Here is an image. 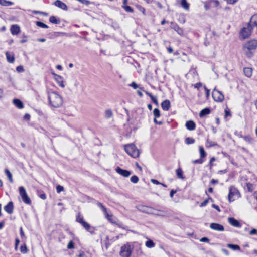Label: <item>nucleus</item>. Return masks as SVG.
I'll use <instances>...</instances> for the list:
<instances>
[{"mask_svg": "<svg viewBox=\"0 0 257 257\" xmlns=\"http://www.w3.org/2000/svg\"><path fill=\"white\" fill-rule=\"evenodd\" d=\"M49 104L54 108H58L63 104V99L58 93L50 91L48 93Z\"/></svg>", "mask_w": 257, "mask_h": 257, "instance_id": "nucleus-1", "label": "nucleus"}, {"mask_svg": "<svg viewBox=\"0 0 257 257\" xmlns=\"http://www.w3.org/2000/svg\"><path fill=\"white\" fill-rule=\"evenodd\" d=\"M124 147L126 153L133 158H136L139 157L140 154L139 151L134 144L125 145Z\"/></svg>", "mask_w": 257, "mask_h": 257, "instance_id": "nucleus-2", "label": "nucleus"}, {"mask_svg": "<svg viewBox=\"0 0 257 257\" xmlns=\"http://www.w3.org/2000/svg\"><path fill=\"white\" fill-rule=\"evenodd\" d=\"M252 29L253 26H250V24H247L246 26L243 27L239 33L240 40H243L248 38L251 35Z\"/></svg>", "mask_w": 257, "mask_h": 257, "instance_id": "nucleus-3", "label": "nucleus"}, {"mask_svg": "<svg viewBox=\"0 0 257 257\" xmlns=\"http://www.w3.org/2000/svg\"><path fill=\"white\" fill-rule=\"evenodd\" d=\"M239 196V192L237 189L233 186H230L229 189L228 200L229 202L235 200L236 197Z\"/></svg>", "mask_w": 257, "mask_h": 257, "instance_id": "nucleus-4", "label": "nucleus"}, {"mask_svg": "<svg viewBox=\"0 0 257 257\" xmlns=\"http://www.w3.org/2000/svg\"><path fill=\"white\" fill-rule=\"evenodd\" d=\"M19 193L22 197L23 201L27 204H30L31 202V199L27 194L26 190L24 187H19Z\"/></svg>", "mask_w": 257, "mask_h": 257, "instance_id": "nucleus-5", "label": "nucleus"}, {"mask_svg": "<svg viewBox=\"0 0 257 257\" xmlns=\"http://www.w3.org/2000/svg\"><path fill=\"white\" fill-rule=\"evenodd\" d=\"M212 97L216 102H222L224 99V96L221 92L214 88L212 91Z\"/></svg>", "mask_w": 257, "mask_h": 257, "instance_id": "nucleus-6", "label": "nucleus"}, {"mask_svg": "<svg viewBox=\"0 0 257 257\" xmlns=\"http://www.w3.org/2000/svg\"><path fill=\"white\" fill-rule=\"evenodd\" d=\"M120 254L122 257H130L132 254L131 246L124 245L122 246Z\"/></svg>", "mask_w": 257, "mask_h": 257, "instance_id": "nucleus-7", "label": "nucleus"}, {"mask_svg": "<svg viewBox=\"0 0 257 257\" xmlns=\"http://www.w3.org/2000/svg\"><path fill=\"white\" fill-rule=\"evenodd\" d=\"M244 46L246 47V48L254 50H255L257 48V40H252L249 41L245 43L244 45Z\"/></svg>", "mask_w": 257, "mask_h": 257, "instance_id": "nucleus-8", "label": "nucleus"}, {"mask_svg": "<svg viewBox=\"0 0 257 257\" xmlns=\"http://www.w3.org/2000/svg\"><path fill=\"white\" fill-rule=\"evenodd\" d=\"M115 171L118 174L124 177H128L132 174L131 171L123 169L120 167H117Z\"/></svg>", "mask_w": 257, "mask_h": 257, "instance_id": "nucleus-9", "label": "nucleus"}, {"mask_svg": "<svg viewBox=\"0 0 257 257\" xmlns=\"http://www.w3.org/2000/svg\"><path fill=\"white\" fill-rule=\"evenodd\" d=\"M210 228L212 230L218 231H223L224 230V227L223 225L216 223H211L210 224Z\"/></svg>", "mask_w": 257, "mask_h": 257, "instance_id": "nucleus-10", "label": "nucleus"}, {"mask_svg": "<svg viewBox=\"0 0 257 257\" xmlns=\"http://www.w3.org/2000/svg\"><path fill=\"white\" fill-rule=\"evenodd\" d=\"M6 56L7 60L8 62L10 63H13L15 61V55L13 52H10L9 51H7L6 52Z\"/></svg>", "mask_w": 257, "mask_h": 257, "instance_id": "nucleus-11", "label": "nucleus"}, {"mask_svg": "<svg viewBox=\"0 0 257 257\" xmlns=\"http://www.w3.org/2000/svg\"><path fill=\"white\" fill-rule=\"evenodd\" d=\"M228 222L230 224H231L232 226L236 227H240L241 224L240 222L234 219V218L230 217L228 218Z\"/></svg>", "mask_w": 257, "mask_h": 257, "instance_id": "nucleus-12", "label": "nucleus"}, {"mask_svg": "<svg viewBox=\"0 0 257 257\" xmlns=\"http://www.w3.org/2000/svg\"><path fill=\"white\" fill-rule=\"evenodd\" d=\"M54 5L62 10H67L68 8L66 5L60 0H56L54 2Z\"/></svg>", "mask_w": 257, "mask_h": 257, "instance_id": "nucleus-13", "label": "nucleus"}, {"mask_svg": "<svg viewBox=\"0 0 257 257\" xmlns=\"http://www.w3.org/2000/svg\"><path fill=\"white\" fill-rule=\"evenodd\" d=\"M55 80L57 82V84L62 88H64L65 87V84L64 83L63 78L60 75H55Z\"/></svg>", "mask_w": 257, "mask_h": 257, "instance_id": "nucleus-14", "label": "nucleus"}, {"mask_svg": "<svg viewBox=\"0 0 257 257\" xmlns=\"http://www.w3.org/2000/svg\"><path fill=\"white\" fill-rule=\"evenodd\" d=\"M10 31L13 35H17L20 32V28L17 25H13L11 27Z\"/></svg>", "mask_w": 257, "mask_h": 257, "instance_id": "nucleus-15", "label": "nucleus"}, {"mask_svg": "<svg viewBox=\"0 0 257 257\" xmlns=\"http://www.w3.org/2000/svg\"><path fill=\"white\" fill-rule=\"evenodd\" d=\"M6 212L11 214L13 212V204L12 202H9L4 207Z\"/></svg>", "mask_w": 257, "mask_h": 257, "instance_id": "nucleus-16", "label": "nucleus"}, {"mask_svg": "<svg viewBox=\"0 0 257 257\" xmlns=\"http://www.w3.org/2000/svg\"><path fill=\"white\" fill-rule=\"evenodd\" d=\"M161 107L164 110H168L171 107L170 101L168 100H165L163 101L161 103Z\"/></svg>", "mask_w": 257, "mask_h": 257, "instance_id": "nucleus-17", "label": "nucleus"}, {"mask_svg": "<svg viewBox=\"0 0 257 257\" xmlns=\"http://www.w3.org/2000/svg\"><path fill=\"white\" fill-rule=\"evenodd\" d=\"M186 127L189 131L194 130L196 127L195 122L192 120H189L186 122Z\"/></svg>", "mask_w": 257, "mask_h": 257, "instance_id": "nucleus-18", "label": "nucleus"}, {"mask_svg": "<svg viewBox=\"0 0 257 257\" xmlns=\"http://www.w3.org/2000/svg\"><path fill=\"white\" fill-rule=\"evenodd\" d=\"M252 51V50L247 49L246 47L243 46V52L248 58H251L253 56V53Z\"/></svg>", "mask_w": 257, "mask_h": 257, "instance_id": "nucleus-19", "label": "nucleus"}, {"mask_svg": "<svg viewBox=\"0 0 257 257\" xmlns=\"http://www.w3.org/2000/svg\"><path fill=\"white\" fill-rule=\"evenodd\" d=\"M248 24L252 26L253 28L257 25V14H255L251 17Z\"/></svg>", "mask_w": 257, "mask_h": 257, "instance_id": "nucleus-20", "label": "nucleus"}, {"mask_svg": "<svg viewBox=\"0 0 257 257\" xmlns=\"http://www.w3.org/2000/svg\"><path fill=\"white\" fill-rule=\"evenodd\" d=\"M13 102V104L19 109H22L24 107L23 103L18 99H14Z\"/></svg>", "mask_w": 257, "mask_h": 257, "instance_id": "nucleus-21", "label": "nucleus"}, {"mask_svg": "<svg viewBox=\"0 0 257 257\" xmlns=\"http://www.w3.org/2000/svg\"><path fill=\"white\" fill-rule=\"evenodd\" d=\"M243 72L246 76L250 77L252 74V69L250 67H245L243 69Z\"/></svg>", "mask_w": 257, "mask_h": 257, "instance_id": "nucleus-22", "label": "nucleus"}, {"mask_svg": "<svg viewBox=\"0 0 257 257\" xmlns=\"http://www.w3.org/2000/svg\"><path fill=\"white\" fill-rule=\"evenodd\" d=\"M172 28L177 33L180 35H182L183 34V30L179 27L177 24H173V26L172 27Z\"/></svg>", "mask_w": 257, "mask_h": 257, "instance_id": "nucleus-23", "label": "nucleus"}, {"mask_svg": "<svg viewBox=\"0 0 257 257\" xmlns=\"http://www.w3.org/2000/svg\"><path fill=\"white\" fill-rule=\"evenodd\" d=\"M210 113V110L209 108H206L203 109H202L200 113H199V116L201 117H203L205 116V115L209 114Z\"/></svg>", "mask_w": 257, "mask_h": 257, "instance_id": "nucleus-24", "label": "nucleus"}, {"mask_svg": "<svg viewBox=\"0 0 257 257\" xmlns=\"http://www.w3.org/2000/svg\"><path fill=\"white\" fill-rule=\"evenodd\" d=\"M14 4L13 2L7 0H0V5L3 6H10Z\"/></svg>", "mask_w": 257, "mask_h": 257, "instance_id": "nucleus-25", "label": "nucleus"}, {"mask_svg": "<svg viewBox=\"0 0 257 257\" xmlns=\"http://www.w3.org/2000/svg\"><path fill=\"white\" fill-rule=\"evenodd\" d=\"M227 246L232 249L233 250H240V246L238 245L232 244H227Z\"/></svg>", "mask_w": 257, "mask_h": 257, "instance_id": "nucleus-26", "label": "nucleus"}, {"mask_svg": "<svg viewBox=\"0 0 257 257\" xmlns=\"http://www.w3.org/2000/svg\"><path fill=\"white\" fill-rule=\"evenodd\" d=\"M145 245L147 247L151 248L155 247V244L153 242V241L152 240L149 239L146 242Z\"/></svg>", "mask_w": 257, "mask_h": 257, "instance_id": "nucleus-27", "label": "nucleus"}, {"mask_svg": "<svg viewBox=\"0 0 257 257\" xmlns=\"http://www.w3.org/2000/svg\"><path fill=\"white\" fill-rule=\"evenodd\" d=\"M5 172L6 173V175L8 177L9 181L11 183H13V178H12V175L11 173L10 172V171L8 169H6L5 170Z\"/></svg>", "mask_w": 257, "mask_h": 257, "instance_id": "nucleus-28", "label": "nucleus"}, {"mask_svg": "<svg viewBox=\"0 0 257 257\" xmlns=\"http://www.w3.org/2000/svg\"><path fill=\"white\" fill-rule=\"evenodd\" d=\"M176 174L179 178L183 179L184 177L183 176V171L180 168H178L176 171Z\"/></svg>", "mask_w": 257, "mask_h": 257, "instance_id": "nucleus-29", "label": "nucleus"}, {"mask_svg": "<svg viewBox=\"0 0 257 257\" xmlns=\"http://www.w3.org/2000/svg\"><path fill=\"white\" fill-rule=\"evenodd\" d=\"M113 115V112L111 110L107 109L105 111V116L107 118L111 117Z\"/></svg>", "mask_w": 257, "mask_h": 257, "instance_id": "nucleus-30", "label": "nucleus"}, {"mask_svg": "<svg viewBox=\"0 0 257 257\" xmlns=\"http://www.w3.org/2000/svg\"><path fill=\"white\" fill-rule=\"evenodd\" d=\"M97 205L98 207H100L102 209L104 214H106L108 216L107 208L105 206H104L103 204L100 202H97Z\"/></svg>", "mask_w": 257, "mask_h": 257, "instance_id": "nucleus-31", "label": "nucleus"}, {"mask_svg": "<svg viewBox=\"0 0 257 257\" xmlns=\"http://www.w3.org/2000/svg\"><path fill=\"white\" fill-rule=\"evenodd\" d=\"M181 6L183 8H184L185 10H188L189 7V5L186 1V0H182L181 2Z\"/></svg>", "mask_w": 257, "mask_h": 257, "instance_id": "nucleus-32", "label": "nucleus"}, {"mask_svg": "<svg viewBox=\"0 0 257 257\" xmlns=\"http://www.w3.org/2000/svg\"><path fill=\"white\" fill-rule=\"evenodd\" d=\"M199 152H200V158H204L206 156V153L202 146L199 147Z\"/></svg>", "mask_w": 257, "mask_h": 257, "instance_id": "nucleus-33", "label": "nucleus"}, {"mask_svg": "<svg viewBox=\"0 0 257 257\" xmlns=\"http://www.w3.org/2000/svg\"><path fill=\"white\" fill-rule=\"evenodd\" d=\"M49 21L53 24H58L59 21L55 16H51L49 18Z\"/></svg>", "mask_w": 257, "mask_h": 257, "instance_id": "nucleus-34", "label": "nucleus"}, {"mask_svg": "<svg viewBox=\"0 0 257 257\" xmlns=\"http://www.w3.org/2000/svg\"><path fill=\"white\" fill-rule=\"evenodd\" d=\"M81 225L83 226V227L87 230L89 232H91L89 230L91 228V226L89 224L85 221L81 224Z\"/></svg>", "mask_w": 257, "mask_h": 257, "instance_id": "nucleus-35", "label": "nucleus"}, {"mask_svg": "<svg viewBox=\"0 0 257 257\" xmlns=\"http://www.w3.org/2000/svg\"><path fill=\"white\" fill-rule=\"evenodd\" d=\"M36 25L37 26L43 28H48L49 27L47 25L40 21H37Z\"/></svg>", "mask_w": 257, "mask_h": 257, "instance_id": "nucleus-36", "label": "nucleus"}, {"mask_svg": "<svg viewBox=\"0 0 257 257\" xmlns=\"http://www.w3.org/2000/svg\"><path fill=\"white\" fill-rule=\"evenodd\" d=\"M185 142L187 144H191L195 142V140L192 138L187 137L186 138Z\"/></svg>", "mask_w": 257, "mask_h": 257, "instance_id": "nucleus-37", "label": "nucleus"}, {"mask_svg": "<svg viewBox=\"0 0 257 257\" xmlns=\"http://www.w3.org/2000/svg\"><path fill=\"white\" fill-rule=\"evenodd\" d=\"M130 180H131V182H132L133 183L136 184L138 182L139 178L136 175H134L131 177Z\"/></svg>", "mask_w": 257, "mask_h": 257, "instance_id": "nucleus-38", "label": "nucleus"}, {"mask_svg": "<svg viewBox=\"0 0 257 257\" xmlns=\"http://www.w3.org/2000/svg\"><path fill=\"white\" fill-rule=\"evenodd\" d=\"M153 114L155 116V118H158L160 116V112L159 109L155 108L153 110Z\"/></svg>", "mask_w": 257, "mask_h": 257, "instance_id": "nucleus-39", "label": "nucleus"}, {"mask_svg": "<svg viewBox=\"0 0 257 257\" xmlns=\"http://www.w3.org/2000/svg\"><path fill=\"white\" fill-rule=\"evenodd\" d=\"M76 221L81 224L84 221L83 218L81 216L80 213H78L76 218Z\"/></svg>", "mask_w": 257, "mask_h": 257, "instance_id": "nucleus-40", "label": "nucleus"}, {"mask_svg": "<svg viewBox=\"0 0 257 257\" xmlns=\"http://www.w3.org/2000/svg\"><path fill=\"white\" fill-rule=\"evenodd\" d=\"M122 7L127 12L132 13L133 12V9L129 6H122Z\"/></svg>", "mask_w": 257, "mask_h": 257, "instance_id": "nucleus-41", "label": "nucleus"}, {"mask_svg": "<svg viewBox=\"0 0 257 257\" xmlns=\"http://www.w3.org/2000/svg\"><path fill=\"white\" fill-rule=\"evenodd\" d=\"M20 250H21V252L23 253H27L28 251V249H27L26 245L25 244L21 245V246L20 247Z\"/></svg>", "mask_w": 257, "mask_h": 257, "instance_id": "nucleus-42", "label": "nucleus"}, {"mask_svg": "<svg viewBox=\"0 0 257 257\" xmlns=\"http://www.w3.org/2000/svg\"><path fill=\"white\" fill-rule=\"evenodd\" d=\"M216 145H217L216 143H215L213 142L210 141L209 140L207 141V144H206L207 147H212V146H216Z\"/></svg>", "mask_w": 257, "mask_h": 257, "instance_id": "nucleus-43", "label": "nucleus"}, {"mask_svg": "<svg viewBox=\"0 0 257 257\" xmlns=\"http://www.w3.org/2000/svg\"><path fill=\"white\" fill-rule=\"evenodd\" d=\"M64 187L60 185H58L56 187V191L58 193H60L61 191H63Z\"/></svg>", "mask_w": 257, "mask_h": 257, "instance_id": "nucleus-44", "label": "nucleus"}, {"mask_svg": "<svg viewBox=\"0 0 257 257\" xmlns=\"http://www.w3.org/2000/svg\"><path fill=\"white\" fill-rule=\"evenodd\" d=\"M210 199L211 200V198H209L205 200L202 203H201V204L200 205V207H204V206H206L207 204V203H208V201Z\"/></svg>", "mask_w": 257, "mask_h": 257, "instance_id": "nucleus-45", "label": "nucleus"}, {"mask_svg": "<svg viewBox=\"0 0 257 257\" xmlns=\"http://www.w3.org/2000/svg\"><path fill=\"white\" fill-rule=\"evenodd\" d=\"M204 160L201 158L197 160H194L193 161V163L194 164H202Z\"/></svg>", "mask_w": 257, "mask_h": 257, "instance_id": "nucleus-46", "label": "nucleus"}, {"mask_svg": "<svg viewBox=\"0 0 257 257\" xmlns=\"http://www.w3.org/2000/svg\"><path fill=\"white\" fill-rule=\"evenodd\" d=\"M74 243H73V241H70L67 245V248L68 249H72V248H74Z\"/></svg>", "mask_w": 257, "mask_h": 257, "instance_id": "nucleus-47", "label": "nucleus"}, {"mask_svg": "<svg viewBox=\"0 0 257 257\" xmlns=\"http://www.w3.org/2000/svg\"><path fill=\"white\" fill-rule=\"evenodd\" d=\"M16 70L19 72H23L24 71V69L23 67L22 66H18L17 67Z\"/></svg>", "mask_w": 257, "mask_h": 257, "instance_id": "nucleus-48", "label": "nucleus"}, {"mask_svg": "<svg viewBox=\"0 0 257 257\" xmlns=\"http://www.w3.org/2000/svg\"><path fill=\"white\" fill-rule=\"evenodd\" d=\"M209 241V239L206 237H202L200 239V241L203 242H208Z\"/></svg>", "mask_w": 257, "mask_h": 257, "instance_id": "nucleus-49", "label": "nucleus"}, {"mask_svg": "<svg viewBox=\"0 0 257 257\" xmlns=\"http://www.w3.org/2000/svg\"><path fill=\"white\" fill-rule=\"evenodd\" d=\"M238 0H226V2L228 4H234Z\"/></svg>", "mask_w": 257, "mask_h": 257, "instance_id": "nucleus-50", "label": "nucleus"}, {"mask_svg": "<svg viewBox=\"0 0 257 257\" xmlns=\"http://www.w3.org/2000/svg\"><path fill=\"white\" fill-rule=\"evenodd\" d=\"M231 114L230 110L225 109V117H226L228 116H231Z\"/></svg>", "mask_w": 257, "mask_h": 257, "instance_id": "nucleus-51", "label": "nucleus"}, {"mask_svg": "<svg viewBox=\"0 0 257 257\" xmlns=\"http://www.w3.org/2000/svg\"><path fill=\"white\" fill-rule=\"evenodd\" d=\"M249 234L250 235H256L257 234V230L255 229H252L250 232Z\"/></svg>", "mask_w": 257, "mask_h": 257, "instance_id": "nucleus-52", "label": "nucleus"}, {"mask_svg": "<svg viewBox=\"0 0 257 257\" xmlns=\"http://www.w3.org/2000/svg\"><path fill=\"white\" fill-rule=\"evenodd\" d=\"M130 86L134 89H137L138 87V85L135 82H132Z\"/></svg>", "mask_w": 257, "mask_h": 257, "instance_id": "nucleus-53", "label": "nucleus"}, {"mask_svg": "<svg viewBox=\"0 0 257 257\" xmlns=\"http://www.w3.org/2000/svg\"><path fill=\"white\" fill-rule=\"evenodd\" d=\"M157 118H155L154 119V122L156 124L161 125L163 124V122L161 121H158L156 119Z\"/></svg>", "mask_w": 257, "mask_h": 257, "instance_id": "nucleus-54", "label": "nucleus"}, {"mask_svg": "<svg viewBox=\"0 0 257 257\" xmlns=\"http://www.w3.org/2000/svg\"><path fill=\"white\" fill-rule=\"evenodd\" d=\"M151 182L154 184H161V183L159 182L158 180L155 179H151Z\"/></svg>", "mask_w": 257, "mask_h": 257, "instance_id": "nucleus-55", "label": "nucleus"}, {"mask_svg": "<svg viewBox=\"0 0 257 257\" xmlns=\"http://www.w3.org/2000/svg\"><path fill=\"white\" fill-rule=\"evenodd\" d=\"M151 100L155 104H156L157 105H158L157 99L154 96L153 98H151Z\"/></svg>", "mask_w": 257, "mask_h": 257, "instance_id": "nucleus-56", "label": "nucleus"}, {"mask_svg": "<svg viewBox=\"0 0 257 257\" xmlns=\"http://www.w3.org/2000/svg\"><path fill=\"white\" fill-rule=\"evenodd\" d=\"M78 1L80 2L81 3L85 5H88L90 3L87 0H78Z\"/></svg>", "mask_w": 257, "mask_h": 257, "instance_id": "nucleus-57", "label": "nucleus"}, {"mask_svg": "<svg viewBox=\"0 0 257 257\" xmlns=\"http://www.w3.org/2000/svg\"><path fill=\"white\" fill-rule=\"evenodd\" d=\"M156 211V210L155 209L151 208V210L149 211V213H151V214H155V215H159V214L156 213L155 212Z\"/></svg>", "mask_w": 257, "mask_h": 257, "instance_id": "nucleus-58", "label": "nucleus"}, {"mask_svg": "<svg viewBox=\"0 0 257 257\" xmlns=\"http://www.w3.org/2000/svg\"><path fill=\"white\" fill-rule=\"evenodd\" d=\"M19 242H20V241H19V239H18V238L16 239L15 246V248L16 250L17 249L18 246V244H19Z\"/></svg>", "mask_w": 257, "mask_h": 257, "instance_id": "nucleus-59", "label": "nucleus"}, {"mask_svg": "<svg viewBox=\"0 0 257 257\" xmlns=\"http://www.w3.org/2000/svg\"><path fill=\"white\" fill-rule=\"evenodd\" d=\"M204 89L206 91V97H208L209 96V94H210V90L209 89H208L206 86H204Z\"/></svg>", "mask_w": 257, "mask_h": 257, "instance_id": "nucleus-60", "label": "nucleus"}, {"mask_svg": "<svg viewBox=\"0 0 257 257\" xmlns=\"http://www.w3.org/2000/svg\"><path fill=\"white\" fill-rule=\"evenodd\" d=\"M176 190H172L171 191H170V196L171 197H173L174 194H175L176 193Z\"/></svg>", "mask_w": 257, "mask_h": 257, "instance_id": "nucleus-61", "label": "nucleus"}, {"mask_svg": "<svg viewBox=\"0 0 257 257\" xmlns=\"http://www.w3.org/2000/svg\"><path fill=\"white\" fill-rule=\"evenodd\" d=\"M105 215L106 218H107V219L108 220H109V221H110L111 222H112V220H111V217H112V215H109V214H108V216H107L106 214H105Z\"/></svg>", "mask_w": 257, "mask_h": 257, "instance_id": "nucleus-62", "label": "nucleus"}, {"mask_svg": "<svg viewBox=\"0 0 257 257\" xmlns=\"http://www.w3.org/2000/svg\"><path fill=\"white\" fill-rule=\"evenodd\" d=\"M202 85V84L201 83H198L195 84L194 87L196 88H197L198 89L201 87Z\"/></svg>", "mask_w": 257, "mask_h": 257, "instance_id": "nucleus-63", "label": "nucleus"}, {"mask_svg": "<svg viewBox=\"0 0 257 257\" xmlns=\"http://www.w3.org/2000/svg\"><path fill=\"white\" fill-rule=\"evenodd\" d=\"M78 257H87L84 252H81L78 255Z\"/></svg>", "mask_w": 257, "mask_h": 257, "instance_id": "nucleus-64", "label": "nucleus"}]
</instances>
